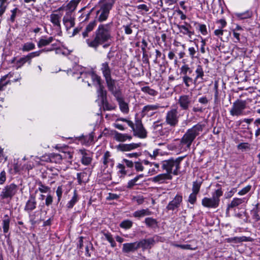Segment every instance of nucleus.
I'll use <instances>...</instances> for the list:
<instances>
[{
  "label": "nucleus",
  "instance_id": "20",
  "mask_svg": "<svg viewBox=\"0 0 260 260\" xmlns=\"http://www.w3.org/2000/svg\"><path fill=\"white\" fill-rule=\"evenodd\" d=\"M173 177L169 173L160 174L151 178V181L155 183H163L166 180H172Z\"/></svg>",
  "mask_w": 260,
  "mask_h": 260
},
{
  "label": "nucleus",
  "instance_id": "51",
  "mask_svg": "<svg viewBox=\"0 0 260 260\" xmlns=\"http://www.w3.org/2000/svg\"><path fill=\"white\" fill-rule=\"evenodd\" d=\"M25 210L29 214L31 212L32 210V201H31L30 199L27 201L25 207Z\"/></svg>",
  "mask_w": 260,
  "mask_h": 260
},
{
  "label": "nucleus",
  "instance_id": "4",
  "mask_svg": "<svg viewBox=\"0 0 260 260\" xmlns=\"http://www.w3.org/2000/svg\"><path fill=\"white\" fill-rule=\"evenodd\" d=\"M223 194L222 189L219 188L212 193V198L205 197L202 200V205L208 208L215 209L219 206L220 197Z\"/></svg>",
  "mask_w": 260,
  "mask_h": 260
},
{
  "label": "nucleus",
  "instance_id": "37",
  "mask_svg": "<svg viewBox=\"0 0 260 260\" xmlns=\"http://www.w3.org/2000/svg\"><path fill=\"white\" fill-rule=\"evenodd\" d=\"M78 182L79 184L82 183H86L88 179H87V173L85 172H81L78 173L77 175Z\"/></svg>",
  "mask_w": 260,
  "mask_h": 260
},
{
  "label": "nucleus",
  "instance_id": "7",
  "mask_svg": "<svg viewBox=\"0 0 260 260\" xmlns=\"http://www.w3.org/2000/svg\"><path fill=\"white\" fill-rule=\"evenodd\" d=\"M130 127L132 129L134 136L142 139L147 137V131L143 126L140 119L136 118L135 123L133 122V126Z\"/></svg>",
  "mask_w": 260,
  "mask_h": 260
},
{
  "label": "nucleus",
  "instance_id": "31",
  "mask_svg": "<svg viewBox=\"0 0 260 260\" xmlns=\"http://www.w3.org/2000/svg\"><path fill=\"white\" fill-rule=\"evenodd\" d=\"M151 213L152 212L148 208L143 209L134 212L133 216L135 217L141 218L145 216L150 215Z\"/></svg>",
  "mask_w": 260,
  "mask_h": 260
},
{
  "label": "nucleus",
  "instance_id": "57",
  "mask_svg": "<svg viewBox=\"0 0 260 260\" xmlns=\"http://www.w3.org/2000/svg\"><path fill=\"white\" fill-rule=\"evenodd\" d=\"M237 147L239 149H250V144L248 143H241Z\"/></svg>",
  "mask_w": 260,
  "mask_h": 260
},
{
  "label": "nucleus",
  "instance_id": "46",
  "mask_svg": "<svg viewBox=\"0 0 260 260\" xmlns=\"http://www.w3.org/2000/svg\"><path fill=\"white\" fill-rule=\"evenodd\" d=\"M39 190L42 193H46L50 190V188L48 186L43 185L41 182L39 183L38 189L36 190L35 192L37 193Z\"/></svg>",
  "mask_w": 260,
  "mask_h": 260
},
{
  "label": "nucleus",
  "instance_id": "32",
  "mask_svg": "<svg viewBox=\"0 0 260 260\" xmlns=\"http://www.w3.org/2000/svg\"><path fill=\"white\" fill-rule=\"evenodd\" d=\"M115 139L119 142H124L126 140H131L132 137L130 135H128L126 134H121L118 132H116L114 136Z\"/></svg>",
  "mask_w": 260,
  "mask_h": 260
},
{
  "label": "nucleus",
  "instance_id": "13",
  "mask_svg": "<svg viewBox=\"0 0 260 260\" xmlns=\"http://www.w3.org/2000/svg\"><path fill=\"white\" fill-rule=\"evenodd\" d=\"M75 18L74 13L70 12L65 13L62 19V22L67 30L74 27L75 24Z\"/></svg>",
  "mask_w": 260,
  "mask_h": 260
},
{
  "label": "nucleus",
  "instance_id": "12",
  "mask_svg": "<svg viewBox=\"0 0 260 260\" xmlns=\"http://www.w3.org/2000/svg\"><path fill=\"white\" fill-rule=\"evenodd\" d=\"M106 83L108 90L116 98L121 95V90L119 88H117L116 86V81L111 78L106 79Z\"/></svg>",
  "mask_w": 260,
  "mask_h": 260
},
{
  "label": "nucleus",
  "instance_id": "55",
  "mask_svg": "<svg viewBox=\"0 0 260 260\" xmlns=\"http://www.w3.org/2000/svg\"><path fill=\"white\" fill-rule=\"evenodd\" d=\"M199 30L203 35H206L207 34V30L205 24H200Z\"/></svg>",
  "mask_w": 260,
  "mask_h": 260
},
{
  "label": "nucleus",
  "instance_id": "39",
  "mask_svg": "<svg viewBox=\"0 0 260 260\" xmlns=\"http://www.w3.org/2000/svg\"><path fill=\"white\" fill-rule=\"evenodd\" d=\"M116 0H101L100 3L103 7L111 9Z\"/></svg>",
  "mask_w": 260,
  "mask_h": 260
},
{
  "label": "nucleus",
  "instance_id": "36",
  "mask_svg": "<svg viewBox=\"0 0 260 260\" xmlns=\"http://www.w3.org/2000/svg\"><path fill=\"white\" fill-rule=\"evenodd\" d=\"M145 223L149 228H154L157 226V222L155 219L151 217L145 218Z\"/></svg>",
  "mask_w": 260,
  "mask_h": 260
},
{
  "label": "nucleus",
  "instance_id": "29",
  "mask_svg": "<svg viewBox=\"0 0 260 260\" xmlns=\"http://www.w3.org/2000/svg\"><path fill=\"white\" fill-rule=\"evenodd\" d=\"M110 153L109 151H107L104 154L103 157V164L105 168L108 167V164H110L111 167H113L114 164V160L110 158Z\"/></svg>",
  "mask_w": 260,
  "mask_h": 260
},
{
  "label": "nucleus",
  "instance_id": "26",
  "mask_svg": "<svg viewBox=\"0 0 260 260\" xmlns=\"http://www.w3.org/2000/svg\"><path fill=\"white\" fill-rule=\"evenodd\" d=\"M161 107L159 104L146 105L142 110V115L143 116H144L148 114L149 112L156 111Z\"/></svg>",
  "mask_w": 260,
  "mask_h": 260
},
{
  "label": "nucleus",
  "instance_id": "56",
  "mask_svg": "<svg viewBox=\"0 0 260 260\" xmlns=\"http://www.w3.org/2000/svg\"><path fill=\"white\" fill-rule=\"evenodd\" d=\"M32 49V43H27L24 44L23 46L22 50L23 51H29Z\"/></svg>",
  "mask_w": 260,
  "mask_h": 260
},
{
  "label": "nucleus",
  "instance_id": "63",
  "mask_svg": "<svg viewBox=\"0 0 260 260\" xmlns=\"http://www.w3.org/2000/svg\"><path fill=\"white\" fill-rule=\"evenodd\" d=\"M188 51L189 53V55L191 58H193L195 57V54L196 53L197 50L193 47H189L188 48Z\"/></svg>",
  "mask_w": 260,
  "mask_h": 260
},
{
  "label": "nucleus",
  "instance_id": "24",
  "mask_svg": "<svg viewBox=\"0 0 260 260\" xmlns=\"http://www.w3.org/2000/svg\"><path fill=\"white\" fill-rule=\"evenodd\" d=\"M79 152L82 155L81 162L82 164L86 166L89 165L92 160L90 154L85 149L79 150Z\"/></svg>",
  "mask_w": 260,
  "mask_h": 260
},
{
  "label": "nucleus",
  "instance_id": "62",
  "mask_svg": "<svg viewBox=\"0 0 260 260\" xmlns=\"http://www.w3.org/2000/svg\"><path fill=\"white\" fill-rule=\"evenodd\" d=\"M252 218L256 222L260 220V214L258 213V211H254L253 212Z\"/></svg>",
  "mask_w": 260,
  "mask_h": 260
},
{
  "label": "nucleus",
  "instance_id": "28",
  "mask_svg": "<svg viewBox=\"0 0 260 260\" xmlns=\"http://www.w3.org/2000/svg\"><path fill=\"white\" fill-rule=\"evenodd\" d=\"M245 202L244 198H234L233 200L231 201V202L228 205L227 207V211H229L230 209L234 208L235 207H238L240 205L242 204Z\"/></svg>",
  "mask_w": 260,
  "mask_h": 260
},
{
  "label": "nucleus",
  "instance_id": "9",
  "mask_svg": "<svg viewBox=\"0 0 260 260\" xmlns=\"http://www.w3.org/2000/svg\"><path fill=\"white\" fill-rule=\"evenodd\" d=\"M180 74L182 75L183 82L186 87H189V82L192 80V77L190 76L192 73V70L189 67L188 64H185L180 69Z\"/></svg>",
  "mask_w": 260,
  "mask_h": 260
},
{
  "label": "nucleus",
  "instance_id": "49",
  "mask_svg": "<svg viewBox=\"0 0 260 260\" xmlns=\"http://www.w3.org/2000/svg\"><path fill=\"white\" fill-rule=\"evenodd\" d=\"M142 164L143 162L142 161H135L134 162L135 170L138 172L143 171L144 170V168Z\"/></svg>",
  "mask_w": 260,
  "mask_h": 260
},
{
  "label": "nucleus",
  "instance_id": "33",
  "mask_svg": "<svg viewBox=\"0 0 260 260\" xmlns=\"http://www.w3.org/2000/svg\"><path fill=\"white\" fill-rule=\"evenodd\" d=\"M78 196L77 192L76 190H74L73 196L72 197L71 200L68 203L67 207L69 209L72 208L75 204L78 202Z\"/></svg>",
  "mask_w": 260,
  "mask_h": 260
},
{
  "label": "nucleus",
  "instance_id": "8",
  "mask_svg": "<svg viewBox=\"0 0 260 260\" xmlns=\"http://www.w3.org/2000/svg\"><path fill=\"white\" fill-rule=\"evenodd\" d=\"M18 190V186L14 183L5 186L2 189L0 198L1 199H11L17 193Z\"/></svg>",
  "mask_w": 260,
  "mask_h": 260
},
{
  "label": "nucleus",
  "instance_id": "38",
  "mask_svg": "<svg viewBox=\"0 0 260 260\" xmlns=\"http://www.w3.org/2000/svg\"><path fill=\"white\" fill-rule=\"evenodd\" d=\"M53 40V38L52 37H49L47 39H41L39 41L38 46L39 48L46 46L51 43Z\"/></svg>",
  "mask_w": 260,
  "mask_h": 260
},
{
  "label": "nucleus",
  "instance_id": "34",
  "mask_svg": "<svg viewBox=\"0 0 260 260\" xmlns=\"http://www.w3.org/2000/svg\"><path fill=\"white\" fill-rule=\"evenodd\" d=\"M10 74L6 75L2 77L0 80V91H3L5 90L6 86L10 83V81L9 80L6 81V79L8 78Z\"/></svg>",
  "mask_w": 260,
  "mask_h": 260
},
{
  "label": "nucleus",
  "instance_id": "2",
  "mask_svg": "<svg viewBox=\"0 0 260 260\" xmlns=\"http://www.w3.org/2000/svg\"><path fill=\"white\" fill-rule=\"evenodd\" d=\"M204 127V124L198 123L188 129L180 139V145L182 147L185 146V148L190 149L192 142L203 131Z\"/></svg>",
  "mask_w": 260,
  "mask_h": 260
},
{
  "label": "nucleus",
  "instance_id": "58",
  "mask_svg": "<svg viewBox=\"0 0 260 260\" xmlns=\"http://www.w3.org/2000/svg\"><path fill=\"white\" fill-rule=\"evenodd\" d=\"M6 180V173L2 171L0 173V184L3 185Z\"/></svg>",
  "mask_w": 260,
  "mask_h": 260
},
{
  "label": "nucleus",
  "instance_id": "3",
  "mask_svg": "<svg viewBox=\"0 0 260 260\" xmlns=\"http://www.w3.org/2000/svg\"><path fill=\"white\" fill-rule=\"evenodd\" d=\"M182 159V157H179L176 159L171 158L164 160L162 162V168L167 171V173L177 175L180 169V164Z\"/></svg>",
  "mask_w": 260,
  "mask_h": 260
},
{
  "label": "nucleus",
  "instance_id": "1",
  "mask_svg": "<svg viewBox=\"0 0 260 260\" xmlns=\"http://www.w3.org/2000/svg\"><path fill=\"white\" fill-rule=\"evenodd\" d=\"M112 24L110 23L106 24H100L95 31L93 38L86 40L88 46L96 49L99 45L111 40L112 39L111 35Z\"/></svg>",
  "mask_w": 260,
  "mask_h": 260
},
{
  "label": "nucleus",
  "instance_id": "53",
  "mask_svg": "<svg viewBox=\"0 0 260 260\" xmlns=\"http://www.w3.org/2000/svg\"><path fill=\"white\" fill-rule=\"evenodd\" d=\"M102 103L103 105L104 108L107 110H112L114 109L115 108L114 107H113L112 105H110L108 103L107 100H106L105 101L102 102Z\"/></svg>",
  "mask_w": 260,
  "mask_h": 260
},
{
  "label": "nucleus",
  "instance_id": "6",
  "mask_svg": "<svg viewBox=\"0 0 260 260\" xmlns=\"http://www.w3.org/2000/svg\"><path fill=\"white\" fill-rule=\"evenodd\" d=\"M245 101L237 100L233 104L230 110V114L233 116H239L245 115L244 110L246 107Z\"/></svg>",
  "mask_w": 260,
  "mask_h": 260
},
{
  "label": "nucleus",
  "instance_id": "18",
  "mask_svg": "<svg viewBox=\"0 0 260 260\" xmlns=\"http://www.w3.org/2000/svg\"><path fill=\"white\" fill-rule=\"evenodd\" d=\"M185 25L177 24V27L179 29L180 32L185 35H187L189 38H191V36L194 34V32L190 30L191 26L188 23L184 22Z\"/></svg>",
  "mask_w": 260,
  "mask_h": 260
},
{
  "label": "nucleus",
  "instance_id": "42",
  "mask_svg": "<svg viewBox=\"0 0 260 260\" xmlns=\"http://www.w3.org/2000/svg\"><path fill=\"white\" fill-rule=\"evenodd\" d=\"M202 182L201 181H194L192 183V192L198 193L200 191Z\"/></svg>",
  "mask_w": 260,
  "mask_h": 260
},
{
  "label": "nucleus",
  "instance_id": "15",
  "mask_svg": "<svg viewBox=\"0 0 260 260\" xmlns=\"http://www.w3.org/2000/svg\"><path fill=\"white\" fill-rule=\"evenodd\" d=\"M80 1L81 0H72L66 6L59 8L56 11V12L63 10L65 11V13H68V12H70L71 13H74V11Z\"/></svg>",
  "mask_w": 260,
  "mask_h": 260
},
{
  "label": "nucleus",
  "instance_id": "54",
  "mask_svg": "<svg viewBox=\"0 0 260 260\" xmlns=\"http://www.w3.org/2000/svg\"><path fill=\"white\" fill-rule=\"evenodd\" d=\"M56 193L57 196V202L58 203L61 200L62 194V189L61 186H59L57 187Z\"/></svg>",
  "mask_w": 260,
  "mask_h": 260
},
{
  "label": "nucleus",
  "instance_id": "43",
  "mask_svg": "<svg viewBox=\"0 0 260 260\" xmlns=\"http://www.w3.org/2000/svg\"><path fill=\"white\" fill-rule=\"evenodd\" d=\"M237 16L241 19H247L251 17L252 13L250 11H247L244 13H238L237 14Z\"/></svg>",
  "mask_w": 260,
  "mask_h": 260
},
{
  "label": "nucleus",
  "instance_id": "64",
  "mask_svg": "<svg viewBox=\"0 0 260 260\" xmlns=\"http://www.w3.org/2000/svg\"><path fill=\"white\" fill-rule=\"evenodd\" d=\"M137 9L139 10H144L145 12H148L149 10V8L146 5L141 4L137 6Z\"/></svg>",
  "mask_w": 260,
  "mask_h": 260
},
{
  "label": "nucleus",
  "instance_id": "16",
  "mask_svg": "<svg viewBox=\"0 0 260 260\" xmlns=\"http://www.w3.org/2000/svg\"><path fill=\"white\" fill-rule=\"evenodd\" d=\"M191 102V97L187 95H183L180 96L178 103L182 109L186 110L189 108Z\"/></svg>",
  "mask_w": 260,
  "mask_h": 260
},
{
  "label": "nucleus",
  "instance_id": "61",
  "mask_svg": "<svg viewBox=\"0 0 260 260\" xmlns=\"http://www.w3.org/2000/svg\"><path fill=\"white\" fill-rule=\"evenodd\" d=\"M52 202H53V197H52L51 195L48 194L47 196V197L46 198V200H45L46 205L47 206L50 205L51 204H52Z\"/></svg>",
  "mask_w": 260,
  "mask_h": 260
},
{
  "label": "nucleus",
  "instance_id": "35",
  "mask_svg": "<svg viewBox=\"0 0 260 260\" xmlns=\"http://www.w3.org/2000/svg\"><path fill=\"white\" fill-rule=\"evenodd\" d=\"M10 221V220L8 215H5L4 216V219L3 220V229L5 233H7L9 231Z\"/></svg>",
  "mask_w": 260,
  "mask_h": 260
},
{
  "label": "nucleus",
  "instance_id": "21",
  "mask_svg": "<svg viewBox=\"0 0 260 260\" xmlns=\"http://www.w3.org/2000/svg\"><path fill=\"white\" fill-rule=\"evenodd\" d=\"M141 146V143L121 144L118 146V149L121 151H128L135 149Z\"/></svg>",
  "mask_w": 260,
  "mask_h": 260
},
{
  "label": "nucleus",
  "instance_id": "48",
  "mask_svg": "<svg viewBox=\"0 0 260 260\" xmlns=\"http://www.w3.org/2000/svg\"><path fill=\"white\" fill-rule=\"evenodd\" d=\"M91 77L92 81L96 83L99 86H100V85H102L101 83V78L100 76L98 75L95 74H91Z\"/></svg>",
  "mask_w": 260,
  "mask_h": 260
},
{
  "label": "nucleus",
  "instance_id": "52",
  "mask_svg": "<svg viewBox=\"0 0 260 260\" xmlns=\"http://www.w3.org/2000/svg\"><path fill=\"white\" fill-rule=\"evenodd\" d=\"M242 237H233V238H229L226 239V241L229 243L230 242H234V243H238L240 242L241 241H242Z\"/></svg>",
  "mask_w": 260,
  "mask_h": 260
},
{
  "label": "nucleus",
  "instance_id": "59",
  "mask_svg": "<svg viewBox=\"0 0 260 260\" xmlns=\"http://www.w3.org/2000/svg\"><path fill=\"white\" fill-rule=\"evenodd\" d=\"M117 168L119 169V173L123 175H125L126 174V171L125 170V167L124 165L119 164L117 165Z\"/></svg>",
  "mask_w": 260,
  "mask_h": 260
},
{
  "label": "nucleus",
  "instance_id": "41",
  "mask_svg": "<svg viewBox=\"0 0 260 260\" xmlns=\"http://www.w3.org/2000/svg\"><path fill=\"white\" fill-rule=\"evenodd\" d=\"M104 235L107 240L109 242L112 247H115L116 246V242H115L112 235L110 233H104Z\"/></svg>",
  "mask_w": 260,
  "mask_h": 260
},
{
  "label": "nucleus",
  "instance_id": "25",
  "mask_svg": "<svg viewBox=\"0 0 260 260\" xmlns=\"http://www.w3.org/2000/svg\"><path fill=\"white\" fill-rule=\"evenodd\" d=\"M116 99L118 103L121 111L125 114L128 113L129 111L128 104L124 102L121 95L118 96V98H116Z\"/></svg>",
  "mask_w": 260,
  "mask_h": 260
},
{
  "label": "nucleus",
  "instance_id": "50",
  "mask_svg": "<svg viewBox=\"0 0 260 260\" xmlns=\"http://www.w3.org/2000/svg\"><path fill=\"white\" fill-rule=\"evenodd\" d=\"M251 189V185H248L240 190L238 194L240 196H243L248 193Z\"/></svg>",
  "mask_w": 260,
  "mask_h": 260
},
{
  "label": "nucleus",
  "instance_id": "23",
  "mask_svg": "<svg viewBox=\"0 0 260 260\" xmlns=\"http://www.w3.org/2000/svg\"><path fill=\"white\" fill-rule=\"evenodd\" d=\"M101 71H102L105 80L111 78L112 70L110 69L108 62H105L101 64Z\"/></svg>",
  "mask_w": 260,
  "mask_h": 260
},
{
  "label": "nucleus",
  "instance_id": "19",
  "mask_svg": "<svg viewBox=\"0 0 260 260\" xmlns=\"http://www.w3.org/2000/svg\"><path fill=\"white\" fill-rule=\"evenodd\" d=\"M62 14L60 13H54L50 15V21L54 26H57L58 30L61 33L60 20Z\"/></svg>",
  "mask_w": 260,
  "mask_h": 260
},
{
  "label": "nucleus",
  "instance_id": "47",
  "mask_svg": "<svg viewBox=\"0 0 260 260\" xmlns=\"http://www.w3.org/2000/svg\"><path fill=\"white\" fill-rule=\"evenodd\" d=\"M198 193L192 192L188 197V201L192 205H194L197 201V196Z\"/></svg>",
  "mask_w": 260,
  "mask_h": 260
},
{
  "label": "nucleus",
  "instance_id": "60",
  "mask_svg": "<svg viewBox=\"0 0 260 260\" xmlns=\"http://www.w3.org/2000/svg\"><path fill=\"white\" fill-rule=\"evenodd\" d=\"M96 21L95 20H93L91 22H90L86 27V28L89 30V31H92L94 27L96 25Z\"/></svg>",
  "mask_w": 260,
  "mask_h": 260
},
{
  "label": "nucleus",
  "instance_id": "30",
  "mask_svg": "<svg viewBox=\"0 0 260 260\" xmlns=\"http://www.w3.org/2000/svg\"><path fill=\"white\" fill-rule=\"evenodd\" d=\"M97 93L98 97L100 99L102 102L107 100V92L105 89L103 85H100V86H99L97 90Z\"/></svg>",
  "mask_w": 260,
  "mask_h": 260
},
{
  "label": "nucleus",
  "instance_id": "5",
  "mask_svg": "<svg viewBox=\"0 0 260 260\" xmlns=\"http://www.w3.org/2000/svg\"><path fill=\"white\" fill-rule=\"evenodd\" d=\"M179 118L177 109L173 108L166 113L165 122L170 126L175 127L179 123Z\"/></svg>",
  "mask_w": 260,
  "mask_h": 260
},
{
  "label": "nucleus",
  "instance_id": "27",
  "mask_svg": "<svg viewBox=\"0 0 260 260\" xmlns=\"http://www.w3.org/2000/svg\"><path fill=\"white\" fill-rule=\"evenodd\" d=\"M32 53H30L27 56L21 57L19 60H17L16 62V68L18 69L20 68L22 66H23V64L27 62L30 64L32 58Z\"/></svg>",
  "mask_w": 260,
  "mask_h": 260
},
{
  "label": "nucleus",
  "instance_id": "10",
  "mask_svg": "<svg viewBox=\"0 0 260 260\" xmlns=\"http://www.w3.org/2000/svg\"><path fill=\"white\" fill-rule=\"evenodd\" d=\"M158 236L155 235L153 237L144 239L137 242L139 248H142L143 250L151 249L154 246L156 241H158Z\"/></svg>",
  "mask_w": 260,
  "mask_h": 260
},
{
  "label": "nucleus",
  "instance_id": "17",
  "mask_svg": "<svg viewBox=\"0 0 260 260\" xmlns=\"http://www.w3.org/2000/svg\"><path fill=\"white\" fill-rule=\"evenodd\" d=\"M111 9L101 6L99 10L96 12V18L99 22L105 21L108 17Z\"/></svg>",
  "mask_w": 260,
  "mask_h": 260
},
{
  "label": "nucleus",
  "instance_id": "11",
  "mask_svg": "<svg viewBox=\"0 0 260 260\" xmlns=\"http://www.w3.org/2000/svg\"><path fill=\"white\" fill-rule=\"evenodd\" d=\"M196 77L194 79L192 78V80L189 82V87L192 84L197 85L204 82V72L201 66H198L195 71Z\"/></svg>",
  "mask_w": 260,
  "mask_h": 260
},
{
  "label": "nucleus",
  "instance_id": "45",
  "mask_svg": "<svg viewBox=\"0 0 260 260\" xmlns=\"http://www.w3.org/2000/svg\"><path fill=\"white\" fill-rule=\"evenodd\" d=\"M133 222L128 220H124L121 222L120 226L122 228L124 229H129L132 227Z\"/></svg>",
  "mask_w": 260,
  "mask_h": 260
},
{
  "label": "nucleus",
  "instance_id": "22",
  "mask_svg": "<svg viewBox=\"0 0 260 260\" xmlns=\"http://www.w3.org/2000/svg\"><path fill=\"white\" fill-rule=\"evenodd\" d=\"M139 249L137 242L133 243H127L123 244L122 251L124 253L134 252Z\"/></svg>",
  "mask_w": 260,
  "mask_h": 260
},
{
  "label": "nucleus",
  "instance_id": "14",
  "mask_svg": "<svg viewBox=\"0 0 260 260\" xmlns=\"http://www.w3.org/2000/svg\"><path fill=\"white\" fill-rule=\"evenodd\" d=\"M182 202V196L181 194H177L174 199L169 202L166 208L168 210H174L179 208Z\"/></svg>",
  "mask_w": 260,
  "mask_h": 260
},
{
  "label": "nucleus",
  "instance_id": "44",
  "mask_svg": "<svg viewBox=\"0 0 260 260\" xmlns=\"http://www.w3.org/2000/svg\"><path fill=\"white\" fill-rule=\"evenodd\" d=\"M254 126L256 128L255 136L256 137L260 135V118H258L254 122Z\"/></svg>",
  "mask_w": 260,
  "mask_h": 260
},
{
  "label": "nucleus",
  "instance_id": "40",
  "mask_svg": "<svg viewBox=\"0 0 260 260\" xmlns=\"http://www.w3.org/2000/svg\"><path fill=\"white\" fill-rule=\"evenodd\" d=\"M141 90L144 93H147L152 96H155L157 94V92L153 89L151 88L149 86H144L141 88Z\"/></svg>",
  "mask_w": 260,
  "mask_h": 260
}]
</instances>
